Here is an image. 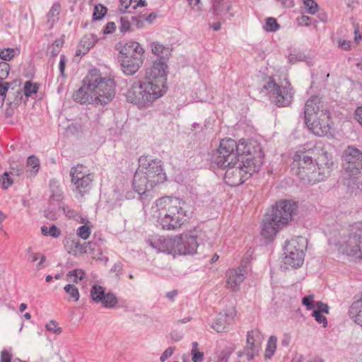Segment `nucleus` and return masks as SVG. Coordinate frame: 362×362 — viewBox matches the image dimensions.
Listing matches in <instances>:
<instances>
[{
    "instance_id": "1",
    "label": "nucleus",
    "mask_w": 362,
    "mask_h": 362,
    "mask_svg": "<svg viewBox=\"0 0 362 362\" xmlns=\"http://www.w3.org/2000/svg\"><path fill=\"white\" fill-rule=\"evenodd\" d=\"M115 94V83L110 77L103 76L96 70L88 72L83 81V86L74 94L75 101L81 104L105 105Z\"/></svg>"
},
{
    "instance_id": "2",
    "label": "nucleus",
    "mask_w": 362,
    "mask_h": 362,
    "mask_svg": "<svg viewBox=\"0 0 362 362\" xmlns=\"http://www.w3.org/2000/svg\"><path fill=\"white\" fill-rule=\"evenodd\" d=\"M310 154V151H297L294 155L291 167L301 180L314 185L329 175L333 162L327 152H322L315 162Z\"/></svg>"
},
{
    "instance_id": "3",
    "label": "nucleus",
    "mask_w": 362,
    "mask_h": 362,
    "mask_svg": "<svg viewBox=\"0 0 362 362\" xmlns=\"http://www.w3.org/2000/svg\"><path fill=\"white\" fill-rule=\"evenodd\" d=\"M185 202L175 197H163L156 200L155 207L158 214L153 216L163 230H176L187 221Z\"/></svg>"
},
{
    "instance_id": "4",
    "label": "nucleus",
    "mask_w": 362,
    "mask_h": 362,
    "mask_svg": "<svg viewBox=\"0 0 362 362\" xmlns=\"http://www.w3.org/2000/svg\"><path fill=\"white\" fill-rule=\"evenodd\" d=\"M296 210L297 204L294 202L281 200L276 202L264 216L262 235L266 239H272L291 221Z\"/></svg>"
},
{
    "instance_id": "5",
    "label": "nucleus",
    "mask_w": 362,
    "mask_h": 362,
    "mask_svg": "<svg viewBox=\"0 0 362 362\" xmlns=\"http://www.w3.org/2000/svg\"><path fill=\"white\" fill-rule=\"evenodd\" d=\"M146 79L145 82L134 81L126 93L127 101L139 108L151 106L167 91L166 85L161 84L160 81Z\"/></svg>"
},
{
    "instance_id": "6",
    "label": "nucleus",
    "mask_w": 362,
    "mask_h": 362,
    "mask_svg": "<svg viewBox=\"0 0 362 362\" xmlns=\"http://www.w3.org/2000/svg\"><path fill=\"white\" fill-rule=\"evenodd\" d=\"M262 163L263 157L260 155L256 158L250 154L242 156L234 165L224 167L228 168L224 180L230 186H238L258 172Z\"/></svg>"
},
{
    "instance_id": "7",
    "label": "nucleus",
    "mask_w": 362,
    "mask_h": 362,
    "mask_svg": "<svg viewBox=\"0 0 362 362\" xmlns=\"http://www.w3.org/2000/svg\"><path fill=\"white\" fill-rule=\"evenodd\" d=\"M344 178L349 187L362 190V152L349 146L343 153Z\"/></svg>"
},
{
    "instance_id": "8",
    "label": "nucleus",
    "mask_w": 362,
    "mask_h": 362,
    "mask_svg": "<svg viewBox=\"0 0 362 362\" xmlns=\"http://www.w3.org/2000/svg\"><path fill=\"white\" fill-rule=\"evenodd\" d=\"M339 239L334 241L339 250L355 259H362V222H357L350 226L347 235L339 234Z\"/></svg>"
},
{
    "instance_id": "9",
    "label": "nucleus",
    "mask_w": 362,
    "mask_h": 362,
    "mask_svg": "<svg viewBox=\"0 0 362 362\" xmlns=\"http://www.w3.org/2000/svg\"><path fill=\"white\" fill-rule=\"evenodd\" d=\"M144 49L136 42H128L119 47V62L126 75L134 74L143 64Z\"/></svg>"
},
{
    "instance_id": "10",
    "label": "nucleus",
    "mask_w": 362,
    "mask_h": 362,
    "mask_svg": "<svg viewBox=\"0 0 362 362\" xmlns=\"http://www.w3.org/2000/svg\"><path fill=\"white\" fill-rule=\"evenodd\" d=\"M239 145L230 138L223 139L220 141L219 146L212 156V162L218 167H226L234 165L242 156Z\"/></svg>"
},
{
    "instance_id": "11",
    "label": "nucleus",
    "mask_w": 362,
    "mask_h": 362,
    "mask_svg": "<svg viewBox=\"0 0 362 362\" xmlns=\"http://www.w3.org/2000/svg\"><path fill=\"white\" fill-rule=\"evenodd\" d=\"M307 246V240L302 236H297L286 241L284 246V263L292 267L298 268L304 262V250Z\"/></svg>"
},
{
    "instance_id": "12",
    "label": "nucleus",
    "mask_w": 362,
    "mask_h": 362,
    "mask_svg": "<svg viewBox=\"0 0 362 362\" xmlns=\"http://www.w3.org/2000/svg\"><path fill=\"white\" fill-rule=\"evenodd\" d=\"M263 88L267 90L271 101L278 107H286L292 102L294 92L289 86L281 87L269 78Z\"/></svg>"
},
{
    "instance_id": "13",
    "label": "nucleus",
    "mask_w": 362,
    "mask_h": 362,
    "mask_svg": "<svg viewBox=\"0 0 362 362\" xmlns=\"http://www.w3.org/2000/svg\"><path fill=\"white\" fill-rule=\"evenodd\" d=\"M139 168L155 186L166 180V174L160 160L143 156L139 158Z\"/></svg>"
},
{
    "instance_id": "14",
    "label": "nucleus",
    "mask_w": 362,
    "mask_h": 362,
    "mask_svg": "<svg viewBox=\"0 0 362 362\" xmlns=\"http://www.w3.org/2000/svg\"><path fill=\"white\" fill-rule=\"evenodd\" d=\"M71 182L76 190L83 195L88 193L92 187L93 175L82 165H77L71 168Z\"/></svg>"
},
{
    "instance_id": "15",
    "label": "nucleus",
    "mask_w": 362,
    "mask_h": 362,
    "mask_svg": "<svg viewBox=\"0 0 362 362\" xmlns=\"http://www.w3.org/2000/svg\"><path fill=\"white\" fill-rule=\"evenodd\" d=\"M305 124L309 130L317 136H332L333 122L329 112L320 113V116L313 119H308Z\"/></svg>"
},
{
    "instance_id": "16",
    "label": "nucleus",
    "mask_w": 362,
    "mask_h": 362,
    "mask_svg": "<svg viewBox=\"0 0 362 362\" xmlns=\"http://www.w3.org/2000/svg\"><path fill=\"white\" fill-rule=\"evenodd\" d=\"M197 238V235L190 234L174 236V255H187L196 253L199 246Z\"/></svg>"
},
{
    "instance_id": "17",
    "label": "nucleus",
    "mask_w": 362,
    "mask_h": 362,
    "mask_svg": "<svg viewBox=\"0 0 362 362\" xmlns=\"http://www.w3.org/2000/svg\"><path fill=\"white\" fill-rule=\"evenodd\" d=\"M249 271L247 262L243 261L237 268L229 269L226 274V287L232 291H238Z\"/></svg>"
},
{
    "instance_id": "18",
    "label": "nucleus",
    "mask_w": 362,
    "mask_h": 362,
    "mask_svg": "<svg viewBox=\"0 0 362 362\" xmlns=\"http://www.w3.org/2000/svg\"><path fill=\"white\" fill-rule=\"evenodd\" d=\"M90 296L93 302L101 303L106 308H114L118 303L115 294L110 292L105 293V288L98 284L92 286Z\"/></svg>"
},
{
    "instance_id": "19",
    "label": "nucleus",
    "mask_w": 362,
    "mask_h": 362,
    "mask_svg": "<svg viewBox=\"0 0 362 362\" xmlns=\"http://www.w3.org/2000/svg\"><path fill=\"white\" fill-rule=\"evenodd\" d=\"M132 187L141 195V199H144V197L150 196L152 197L151 190L155 185L152 182H150V180L144 173V171L139 168L134 175Z\"/></svg>"
},
{
    "instance_id": "20",
    "label": "nucleus",
    "mask_w": 362,
    "mask_h": 362,
    "mask_svg": "<svg viewBox=\"0 0 362 362\" xmlns=\"http://www.w3.org/2000/svg\"><path fill=\"white\" fill-rule=\"evenodd\" d=\"M321 103V99L317 96H312L306 101L304 107L305 122H307L308 119H312L320 116V113L329 112L327 108H324Z\"/></svg>"
},
{
    "instance_id": "21",
    "label": "nucleus",
    "mask_w": 362,
    "mask_h": 362,
    "mask_svg": "<svg viewBox=\"0 0 362 362\" xmlns=\"http://www.w3.org/2000/svg\"><path fill=\"white\" fill-rule=\"evenodd\" d=\"M149 245L157 250L174 255V237L155 236L148 240Z\"/></svg>"
},
{
    "instance_id": "22",
    "label": "nucleus",
    "mask_w": 362,
    "mask_h": 362,
    "mask_svg": "<svg viewBox=\"0 0 362 362\" xmlns=\"http://www.w3.org/2000/svg\"><path fill=\"white\" fill-rule=\"evenodd\" d=\"M168 65L162 60H155L152 67L147 72L146 78L160 81L161 84L166 85Z\"/></svg>"
},
{
    "instance_id": "23",
    "label": "nucleus",
    "mask_w": 362,
    "mask_h": 362,
    "mask_svg": "<svg viewBox=\"0 0 362 362\" xmlns=\"http://www.w3.org/2000/svg\"><path fill=\"white\" fill-rule=\"evenodd\" d=\"M258 332L250 331L247 332V346L243 352H239V356L245 355L247 360L253 358L254 354L259 349V345L256 344L255 337H259Z\"/></svg>"
},
{
    "instance_id": "24",
    "label": "nucleus",
    "mask_w": 362,
    "mask_h": 362,
    "mask_svg": "<svg viewBox=\"0 0 362 362\" xmlns=\"http://www.w3.org/2000/svg\"><path fill=\"white\" fill-rule=\"evenodd\" d=\"M234 315L235 313L233 311L225 314L220 313L215 323L212 325V328L217 332H223L228 331L229 326L233 321Z\"/></svg>"
},
{
    "instance_id": "25",
    "label": "nucleus",
    "mask_w": 362,
    "mask_h": 362,
    "mask_svg": "<svg viewBox=\"0 0 362 362\" xmlns=\"http://www.w3.org/2000/svg\"><path fill=\"white\" fill-rule=\"evenodd\" d=\"M152 54L158 57L157 60H162L165 62L171 55V49L164 46L158 41L152 42L150 45Z\"/></svg>"
},
{
    "instance_id": "26",
    "label": "nucleus",
    "mask_w": 362,
    "mask_h": 362,
    "mask_svg": "<svg viewBox=\"0 0 362 362\" xmlns=\"http://www.w3.org/2000/svg\"><path fill=\"white\" fill-rule=\"evenodd\" d=\"M98 40L99 38L94 34L85 35L80 41L79 49L78 50V54H85L87 53L90 49L95 45Z\"/></svg>"
},
{
    "instance_id": "27",
    "label": "nucleus",
    "mask_w": 362,
    "mask_h": 362,
    "mask_svg": "<svg viewBox=\"0 0 362 362\" xmlns=\"http://www.w3.org/2000/svg\"><path fill=\"white\" fill-rule=\"evenodd\" d=\"M328 313V305L321 301H318L316 303V309L314 310L312 315L318 323L322 324L323 327H326L327 325V320L323 313L327 314Z\"/></svg>"
},
{
    "instance_id": "28",
    "label": "nucleus",
    "mask_w": 362,
    "mask_h": 362,
    "mask_svg": "<svg viewBox=\"0 0 362 362\" xmlns=\"http://www.w3.org/2000/svg\"><path fill=\"white\" fill-rule=\"evenodd\" d=\"M49 188L51 191L49 197L50 204H54L55 202L59 204L63 199V192L59 182L56 180H52L49 182Z\"/></svg>"
},
{
    "instance_id": "29",
    "label": "nucleus",
    "mask_w": 362,
    "mask_h": 362,
    "mask_svg": "<svg viewBox=\"0 0 362 362\" xmlns=\"http://www.w3.org/2000/svg\"><path fill=\"white\" fill-rule=\"evenodd\" d=\"M349 316L356 323L362 327V297L351 304Z\"/></svg>"
},
{
    "instance_id": "30",
    "label": "nucleus",
    "mask_w": 362,
    "mask_h": 362,
    "mask_svg": "<svg viewBox=\"0 0 362 362\" xmlns=\"http://www.w3.org/2000/svg\"><path fill=\"white\" fill-rule=\"evenodd\" d=\"M59 11L60 5L57 3L54 4L47 15V25L49 28H52L54 24L58 21Z\"/></svg>"
},
{
    "instance_id": "31",
    "label": "nucleus",
    "mask_w": 362,
    "mask_h": 362,
    "mask_svg": "<svg viewBox=\"0 0 362 362\" xmlns=\"http://www.w3.org/2000/svg\"><path fill=\"white\" fill-rule=\"evenodd\" d=\"M27 173L29 174V176H35L40 169L39 159L34 156H29L27 159Z\"/></svg>"
},
{
    "instance_id": "32",
    "label": "nucleus",
    "mask_w": 362,
    "mask_h": 362,
    "mask_svg": "<svg viewBox=\"0 0 362 362\" xmlns=\"http://www.w3.org/2000/svg\"><path fill=\"white\" fill-rule=\"evenodd\" d=\"M83 254H90L93 255V258L96 257V255H101V250L97 245V244L94 242L89 241L88 243H83V251H82Z\"/></svg>"
},
{
    "instance_id": "33",
    "label": "nucleus",
    "mask_w": 362,
    "mask_h": 362,
    "mask_svg": "<svg viewBox=\"0 0 362 362\" xmlns=\"http://www.w3.org/2000/svg\"><path fill=\"white\" fill-rule=\"evenodd\" d=\"M277 339L274 336H271L267 341V348L265 350V357L271 358L276 349Z\"/></svg>"
},
{
    "instance_id": "34",
    "label": "nucleus",
    "mask_w": 362,
    "mask_h": 362,
    "mask_svg": "<svg viewBox=\"0 0 362 362\" xmlns=\"http://www.w3.org/2000/svg\"><path fill=\"white\" fill-rule=\"evenodd\" d=\"M107 12V8L101 4H97L94 7L93 13V21H100Z\"/></svg>"
},
{
    "instance_id": "35",
    "label": "nucleus",
    "mask_w": 362,
    "mask_h": 362,
    "mask_svg": "<svg viewBox=\"0 0 362 362\" xmlns=\"http://www.w3.org/2000/svg\"><path fill=\"white\" fill-rule=\"evenodd\" d=\"M64 289L69 294L70 299H73L75 302L78 300L80 297L79 291L74 285L67 284L64 286Z\"/></svg>"
},
{
    "instance_id": "36",
    "label": "nucleus",
    "mask_w": 362,
    "mask_h": 362,
    "mask_svg": "<svg viewBox=\"0 0 362 362\" xmlns=\"http://www.w3.org/2000/svg\"><path fill=\"white\" fill-rule=\"evenodd\" d=\"M192 348L191 350L192 360L193 362H202L204 359V353L198 351V343L192 342Z\"/></svg>"
},
{
    "instance_id": "37",
    "label": "nucleus",
    "mask_w": 362,
    "mask_h": 362,
    "mask_svg": "<svg viewBox=\"0 0 362 362\" xmlns=\"http://www.w3.org/2000/svg\"><path fill=\"white\" fill-rule=\"evenodd\" d=\"M41 232L44 235H50L53 238H58L61 232L54 225H52L49 228L45 226L41 227Z\"/></svg>"
},
{
    "instance_id": "38",
    "label": "nucleus",
    "mask_w": 362,
    "mask_h": 362,
    "mask_svg": "<svg viewBox=\"0 0 362 362\" xmlns=\"http://www.w3.org/2000/svg\"><path fill=\"white\" fill-rule=\"evenodd\" d=\"M18 52V49L6 48L0 52V58L4 61H10L15 55H17Z\"/></svg>"
},
{
    "instance_id": "39",
    "label": "nucleus",
    "mask_w": 362,
    "mask_h": 362,
    "mask_svg": "<svg viewBox=\"0 0 362 362\" xmlns=\"http://www.w3.org/2000/svg\"><path fill=\"white\" fill-rule=\"evenodd\" d=\"M264 29L267 32H276L279 29L276 20L272 17L267 18Z\"/></svg>"
},
{
    "instance_id": "40",
    "label": "nucleus",
    "mask_w": 362,
    "mask_h": 362,
    "mask_svg": "<svg viewBox=\"0 0 362 362\" xmlns=\"http://www.w3.org/2000/svg\"><path fill=\"white\" fill-rule=\"evenodd\" d=\"M82 251H83V244H81L78 240H71L69 252L76 256L83 255Z\"/></svg>"
},
{
    "instance_id": "41",
    "label": "nucleus",
    "mask_w": 362,
    "mask_h": 362,
    "mask_svg": "<svg viewBox=\"0 0 362 362\" xmlns=\"http://www.w3.org/2000/svg\"><path fill=\"white\" fill-rule=\"evenodd\" d=\"M11 174L12 173H4V175L0 177V184L1 185L2 188L4 189H8L13 183V180L11 178Z\"/></svg>"
},
{
    "instance_id": "42",
    "label": "nucleus",
    "mask_w": 362,
    "mask_h": 362,
    "mask_svg": "<svg viewBox=\"0 0 362 362\" xmlns=\"http://www.w3.org/2000/svg\"><path fill=\"white\" fill-rule=\"evenodd\" d=\"M90 228L87 225H83L78 227L76 230L77 235L83 240H87L90 237Z\"/></svg>"
},
{
    "instance_id": "43",
    "label": "nucleus",
    "mask_w": 362,
    "mask_h": 362,
    "mask_svg": "<svg viewBox=\"0 0 362 362\" xmlns=\"http://www.w3.org/2000/svg\"><path fill=\"white\" fill-rule=\"evenodd\" d=\"M38 87L35 83H33L30 81L25 82L23 88V92L26 97H29L32 94L36 93Z\"/></svg>"
},
{
    "instance_id": "44",
    "label": "nucleus",
    "mask_w": 362,
    "mask_h": 362,
    "mask_svg": "<svg viewBox=\"0 0 362 362\" xmlns=\"http://www.w3.org/2000/svg\"><path fill=\"white\" fill-rule=\"evenodd\" d=\"M304 5L310 14H315L318 11V5L314 0H305Z\"/></svg>"
},
{
    "instance_id": "45",
    "label": "nucleus",
    "mask_w": 362,
    "mask_h": 362,
    "mask_svg": "<svg viewBox=\"0 0 362 362\" xmlns=\"http://www.w3.org/2000/svg\"><path fill=\"white\" fill-rule=\"evenodd\" d=\"M85 272L83 269H74L72 271L69 272L67 274L68 277L74 276V282L78 283V281L82 280L84 278Z\"/></svg>"
},
{
    "instance_id": "46",
    "label": "nucleus",
    "mask_w": 362,
    "mask_h": 362,
    "mask_svg": "<svg viewBox=\"0 0 362 362\" xmlns=\"http://www.w3.org/2000/svg\"><path fill=\"white\" fill-rule=\"evenodd\" d=\"M119 2H120V4L119 6V11H120V13H132L134 12L133 11L132 8L129 10V8H131L133 0H129V2H127L126 1H124V0H119Z\"/></svg>"
},
{
    "instance_id": "47",
    "label": "nucleus",
    "mask_w": 362,
    "mask_h": 362,
    "mask_svg": "<svg viewBox=\"0 0 362 362\" xmlns=\"http://www.w3.org/2000/svg\"><path fill=\"white\" fill-rule=\"evenodd\" d=\"M9 73V64L6 62L0 63V80L4 81Z\"/></svg>"
},
{
    "instance_id": "48",
    "label": "nucleus",
    "mask_w": 362,
    "mask_h": 362,
    "mask_svg": "<svg viewBox=\"0 0 362 362\" xmlns=\"http://www.w3.org/2000/svg\"><path fill=\"white\" fill-rule=\"evenodd\" d=\"M313 301L314 296L308 295L303 298L302 303L306 306L307 310H310L314 308Z\"/></svg>"
},
{
    "instance_id": "49",
    "label": "nucleus",
    "mask_w": 362,
    "mask_h": 362,
    "mask_svg": "<svg viewBox=\"0 0 362 362\" xmlns=\"http://www.w3.org/2000/svg\"><path fill=\"white\" fill-rule=\"evenodd\" d=\"M45 327L47 330L52 332L54 334H59L62 332V329L57 327L55 321L51 320L46 324Z\"/></svg>"
},
{
    "instance_id": "50",
    "label": "nucleus",
    "mask_w": 362,
    "mask_h": 362,
    "mask_svg": "<svg viewBox=\"0 0 362 362\" xmlns=\"http://www.w3.org/2000/svg\"><path fill=\"white\" fill-rule=\"evenodd\" d=\"M231 353L230 349L223 350L218 356L217 362H228Z\"/></svg>"
},
{
    "instance_id": "51",
    "label": "nucleus",
    "mask_w": 362,
    "mask_h": 362,
    "mask_svg": "<svg viewBox=\"0 0 362 362\" xmlns=\"http://www.w3.org/2000/svg\"><path fill=\"white\" fill-rule=\"evenodd\" d=\"M120 31L122 33H126L129 31L131 28L130 23L129 20L126 17H121L120 18Z\"/></svg>"
},
{
    "instance_id": "52",
    "label": "nucleus",
    "mask_w": 362,
    "mask_h": 362,
    "mask_svg": "<svg viewBox=\"0 0 362 362\" xmlns=\"http://www.w3.org/2000/svg\"><path fill=\"white\" fill-rule=\"evenodd\" d=\"M175 351L174 347H169L164 351V352L161 354L160 357V361L161 362H165L168 358H170Z\"/></svg>"
},
{
    "instance_id": "53",
    "label": "nucleus",
    "mask_w": 362,
    "mask_h": 362,
    "mask_svg": "<svg viewBox=\"0 0 362 362\" xmlns=\"http://www.w3.org/2000/svg\"><path fill=\"white\" fill-rule=\"evenodd\" d=\"M115 28H116L115 23L114 22H109L104 27V28L103 30V33L105 35L112 34L115 30Z\"/></svg>"
},
{
    "instance_id": "54",
    "label": "nucleus",
    "mask_w": 362,
    "mask_h": 362,
    "mask_svg": "<svg viewBox=\"0 0 362 362\" xmlns=\"http://www.w3.org/2000/svg\"><path fill=\"white\" fill-rule=\"evenodd\" d=\"M10 84L7 82L0 80V95L5 97L6 93L9 88Z\"/></svg>"
},
{
    "instance_id": "55",
    "label": "nucleus",
    "mask_w": 362,
    "mask_h": 362,
    "mask_svg": "<svg viewBox=\"0 0 362 362\" xmlns=\"http://www.w3.org/2000/svg\"><path fill=\"white\" fill-rule=\"evenodd\" d=\"M45 216L50 220H56L57 218V214L53 209H47L45 211Z\"/></svg>"
},
{
    "instance_id": "56",
    "label": "nucleus",
    "mask_w": 362,
    "mask_h": 362,
    "mask_svg": "<svg viewBox=\"0 0 362 362\" xmlns=\"http://www.w3.org/2000/svg\"><path fill=\"white\" fill-rule=\"evenodd\" d=\"M66 57L64 54H62L60 56V61L59 64V69L60 71V74L62 76H64V69H65V65H66Z\"/></svg>"
},
{
    "instance_id": "57",
    "label": "nucleus",
    "mask_w": 362,
    "mask_h": 362,
    "mask_svg": "<svg viewBox=\"0 0 362 362\" xmlns=\"http://www.w3.org/2000/svg\"><path fill=\"white\" fill-rule=\"evenodd\" d=\"M11 355L6 350L1 352V362H11Z\"/></svg>"
},
{
    "instance_id": "58",
    "label": "nucleus",
    "mask_w": 362,
    "mask_h": 362,
    "mask_svg": "<svg viewBox=\"0 0 362 362\" xmlns=\"http://www.w3.org/2000/svg\"><path fill=\"white\" fill-rule=\"evenodd\" d=\"M170 338L174 341H179L182 339V334L178 332L173 331L170 334Z\"/></svg>"
},
{
    "instance_id": "59",
    "label": "nucleus",
    "mask_w": 362,
    "mask_h": 362,
    "mask_svg": "<svg viewBox=\"0 0 362 362\" xmlns=\"http://www.w3.org/2000/svg\"><path fill=\"white\" fill-rule=\"evenodd\" d=\"M304 58L305 56H303L302 54H291L289 56V61L291 62H294L296 61H303Z\"/></svg>"
},
{
    "instance_id": "60",
    "label": "nucleus",
    "mask_w": 362,
    "mask_h": 362,
    "mask_svg": "<svg viewBox=\"0 0 362 362\" xmlns=\"http://www.w3.org/2000/svg\"><path fill=\"white\" fill-rule=\"evenodd\" d=\"M339 46L344 50H349L351 47V42L348 40H339Z\"/></svg>"
},
{
    "instance_id": "61",
    "label": "nucleus",
    "mask_w": 362,
    "mask_h": 362,
    "mask_svg": "<svg viewBox=\"0 0 362 362\" xmlns=\"http://www.w3.org/2000/svg\"><path fill=\"white\" fill-rule=\"evenodd\" d=\"M134 5L132 6V9L134 11L138 7H144L147 5V3L146 1L144 0H135Z\"/></svg>"
},
{
    "instance_id": "62",
    "label": "nucleus",
    "mask_w": 362,
    "mask_h": 362,
    "mask_svg": "<svg viewBox=\"0 0 362 362\" xmlns=\"http://www.w3.org/2000/svg\"><path fill=\"white\" fill-rule=\"evenodd\" d=\"M177 290H173L171 291H169L166 293L165 296L170 300L174 301L175 298L177 296Z\"/></svg>"
},
{
    "instance_id": "63",
    "label": "nucleus",
    "mask_w": 362,
    "mask_h": 362,
    "mask_svg": "<svg viewBox=\"0 0 362 362\" xmlns=\"http://www.w3.org/2000/svg\"><path fill=\"white\" fill-rule=\"evenodd\" d=\"M356 119L359 122V123L362 126V106L358 107L355 111Z\"/></svg>"
},
{
    "instance_id": "64",
    "label": "nucleus",
    "mask_w": 362,
    "mask_h": 362,
    "mask_svg": "<svg viewBox=\"0 0 362 362\" xmlns=\"http://www.w3.org/2000/svg\"><path fill=\"white\" fill-rule=\"evenodd\" d=\"M122 265L120 264H115L112 267L111 271L115 272L117 275H119L122 272Z\"/></svg>"
}]
</instances>
